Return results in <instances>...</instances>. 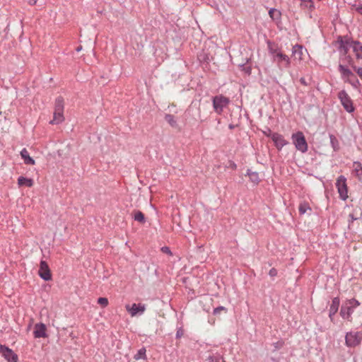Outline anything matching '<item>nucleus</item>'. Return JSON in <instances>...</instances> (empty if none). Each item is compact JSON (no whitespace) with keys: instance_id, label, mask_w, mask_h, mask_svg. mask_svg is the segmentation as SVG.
<instances>
[{"instance_id":"nucleus-25","label":"nucleus","mask_w":362,"mask_h":362,"mask_svg":"<svg viewBox=\"0 0 362 362\" xmlns=\"http://www.w3.org/2000/svg\"><path fill=\"white\" fill-rule=\"evenodd\" d=\"M165 120L172 127H177V120L175 119V117L174 115L170 114H165Z\"/></svg>"},{"instance_id":"nucleus-40","label":"nucleus","mask_w":362,"mask_h":362,"mask_svg":"<svg viewBox=\"0 0 362 362\" xmlns=\"http://www.w3.org/2000/svg\"><path fill=\"white\" fill-rule=\"evenodd\" d=\"M193 109H196L197 110L199 111V107L197 103H192L189 106V111H192Z\"/></svg>"},{"instance_id":"nucleus-44","label":"nucleus","mask_w":362,"mask_h":362,"mask_svg":"<svg viewBox=\"0 0 362 362\" xmlns=\"http://www.w3.org/2000/svg\"><path fill=\"white\" fill-rule=\"evenodd\" d=\"M300 82L301 84H303L304 86H308V83H307V81H306L305 78H303V77L300 78Z\"/></svg>"},{"instance_id":"nucleus-28","label":"nucleus","mask_w":362,"mask_h":362,"mask_svg":"<svg viewBox=\"0 0 362 362\" xmlns=\"http://www.w3.org/2000/svg\"><path fill=\"white\" fill-rule=\"evenodd\" d=\"M146 349L144 347L139 349L137 353L134 355V359H136V360L146 359Z\"/></svg>"},{"instance_id":"nucleus-4","label":"nucleus","mask_w":362,"mask_h":362,"mask_svg":"<svg viewBox=\"0 0 362 362\" xmlns=\"http://www.w3.org/2000/svg\"><path fill=\"white\" fill-rule=\"evenodd\" d=\"M338 98L339 99L341 105L346 112L351 113L354 111L352 100L346 92V90H342L339 91L338 93Z\"/></svg>"},{"instance_id":"nucleus-10","label":"nucleus","mask_w":362,"mask_h":362,"mask_svg":"<svg viewBox=\"0 0 362 362\" xmlns=\"http://www.w3.org/2000/svg\"><path fill=\"white\" fill-rule=\"evenodd\" d=\"M271 138L274 141L276 147L281 150L288 142L284 139V136L278 133L271 134Z\"/></svg>"},{"instance_id":"nucleus-23","label":"nucleus","mask_w":362,"mask_h":362,"mask_svg":"<svg viewBox=\"0 0 362 362\" xmlns=\"http://www.w3.org/2000/svg\"><path fill=\"white\" fill-rule=\"evenodd\" d=\"M18 184L20 186L25 185L27 187H32L33 185V180L23 176H20L18 179Z\"/></svg>"},{"instance_id":"nucleus-1","label":"nucleus","mask_w":362,"mask_h":362,"mask_svg":"<svg viewBox=\"0 0 362 362\" xmlns=\"http://www.w3.org/2000/svg\"><path fill=\"white\" fill-rule=\"evenodd\" d=\"M362 341V332L351 331L345 335V344L348 347H356Z\"/></svg>"},{"instance_id":"nucleus-13","label":"nucleus","mask_w":362,"mask_h":362,"mask_svg":"<svg viewBox=\"0 0 362 362\" xmlns=\"http://www.w3.org/2000/svg\"><path fill=\"white\" fill-rule=\"evenodd\" d=\"M338 70L341 74V78L344 79L345 82L346 79H350L354 76V74L348 67L341 64L338 66Z\"/></svg>"},{"instance_id":"nucleus-30","label":"nucleus","mask_w":362,"mask_h":362,"mask_svg":"<svg viewBox=\"0 0 362 362\" xmlns=\"http://www.w3.org/2000/svg\"><path fill=\"white\" fill-rule=\"evenodd\" d=\"M134 219L140 223L145 222V218L144 214L140 211H136L134 215Z\"/></svg>"},{"instance_id":"nucleus-21","label":"nucleus","mask_w":362,"mask_h":362,"mask_svg":"<svg viewBox=\"0 0 362 362\" xmlns=\"http://www.w3.org/2000/svg\"><path fill=\"white\" fill-rule=\"evenodd\" d=\"M339 304H340L339 298V297L334 298L332 300V303L330 305L329 311H331V313L332 315H335L339 310Z\"/></svg>"},{"instance_id":"nucleus-32","label":"nucleus","mask_w":362,"mask_h":362,"mask_svg":"<svg viewBox=\"0 0 362 362\" xmlns=\"http://www.w3.org/2000/svg\"><path fill=\"white\" fill-rule=\"evenodd\" d=\"M345 303L351 308H352L353 310H354V309L360 305V303L355 298L349 299L346 300Z\"/></svg>"},{"instance_id":"nucleus-37","label":"nucleus","mask_w":362,"mask_h":362,"mask_svg":"<svg viewBox=\"0 0 362 362\" xmlns=\"http://www.w3.org/2000/svg\"><path fill=\"white\" fill-rule=\"evenodd\" d=\"M358 217H355L353 214H350L349 215V220H348V221H349V228L351 227V224H352L354 221L358 220Z\"/></svg>"},{"instance_id":"nucleus-15","label":"nucleus","mask_w":362,"mask_h":362,"mask_svg":"<svg viewBox=\"0 0 362 362\" xmlns=\"http://www.w3.org/2000/svg\"><path fill=\"white\" fill-rule=\"evenodd\" d=\"M267 49L269 53L272 56V60L274 59V55H277L278 53H281L280 48L278 45L274 42H272L270 40L267 41Z\"/></svg>"},{"instance_id":"nucleus-5","label":"nucleus","mask_w":362,"mask_h":362,"mask_svg":"<svg viewBox=\"0 0 362 362\" xmlns=\"http://www.w3.org/2000/svg\"><path fill=\"white\" fill-rule=\"evenodd\" d=\"M336 187L339 195V198L344 201L348 198V189L346 185V179L344 175L338 177L336 182Z\"/></svg>"},{"instance_id":"nucleus-39","label":"nucleus","mask_w":362,"mask_h":362,"mask_svg":"<svg viewBox=\"0 0 362 362\" xmlns=\"http://www.w3.org/2000/svg\"><path fill=\"white\" fill-rule=\"evenodd\" d=\"M269 274L272 277H274L277 275V270L275 268H272L269 270Z\"/></svg>"},{"instance_id":"nucleus-34","label":"nucleus","mask_w":362,"mask_h":362,"mask_svg":"<svg viewBox=\"0 0 362 362\" xmlns=\"http://www.w3.org/2000/svg\"><path fill=\"white\" fill-rule=\"evenodd\" d=\"M302 2V4H303L305 7L313 8L314 5L313 0H300Z\"/></svg>"},{"instance_id":"nucleus-52","label":"nucleus","mask_w":362,"mask_h":362,"mask_svg":"<svg viewBox=\"0 0 362 362\" xmlns=\"http://www.w3.org/2000/svg\"><path fill=\"white\" fill-rule=\"evenodd\" d=\"M81 49V47H80L76 48V51H77V52H79Z\"/></svg>"},{"instance_id":"nucleus-29","label":"nucleus","mask_w":362,"mask_h":362,"mask_svg":"<svg viewBox=\"0 0 362 362\" xmlns=\"http://www.w3.org/2000/svg\"><path fill=\"white\" fill-rule=\"evenodd\" d=\"M269 15L273 20H278L281 16V13L278 10L272 8L269 11Z\"/></svg>"},{"instance_id":"nucleus-24","label":"nucleus","mask_w":362,"mask_h":362,"mask_svg":"<svg viewBox=\"0 0 362 362\" xmlns=\"http://www.w3.org/2000/svg\"><path fill=\"white\" fill-rule=\"evenodd\" d=\"M346 59L348 61L349 64L352 67V69L357 73L358 76L362 80V67H357L354 64L353 59L350 56L346 57Z\"/></svg>"},{"instance_id":"nucleus-18","label":"nucleus","mask_w":362,"mask_h":362,"mask_svg":"<svg viewBox=\"0 0 362 362\" xmlns=\"http://www.w3.org/2000/svg\"><path fill=\"white\" fill-rule=\"evenodd\" d=\"M20 154L25 164H27V165H34L35 164L34 159L30 156L29 153L25 148H24L21 150Z\"/></svg>"},{"instance_id":"nucleus-26","label":"nucleus","mask_w":362,"mask_h":362,"mask_svg":"<svg viewBox=\"0 0 362 362\" xmlns=\"http://www.w3.org/2000/svg\"><path fill=\"white\" fill-rule=\"evenodd\" d=\"M329 139H330V144H331L332 147L333 148L334 151H338L339 149V141L337 139V137L333 134H330Z\"/></svg>"},{"instance_id":"nucleus-6","label":"nucleus","mask_w":362,"mask_h":362,"mask_svg":"<svg viewBox=\"0 0 362 362\" xmlns=\"http://www.w3.org/2000/svg\"><path fill=\"white\" fill-rule=\"evenodd\" d=\"M0 354L8 362H18V361L17 354L5 345L0 344Z\"/></svg>"},{"instance_id":"nucleus-22","label":"nucleus","mask_w":362,"mask_h":362,"mask_svg":"<svg viewBox=\"0 0 362 362\" xmlns=\"http://www.w3.org/2000/svg\"><path fill=\"white\" fill-rule=\"evenodd\" d=\"M298 211L300 215L305 214L307 212H311L312 209L309 204L306 202H300L298 206Z\"/></svg>"},{"instance_id":"nucleus-12","label":"nucleus","mask_w":362,"mask_h":362,"mask_svg":"<svg viewBox=\"0 0 362 362\" xmlns=\"http://www.w3.org/2000/svg\"><path fill=\"white\" fill-rule=\"evenodd\" d=\"M35 338H45L47 337L46 326L43 323H37L35 325L33 332Z\"/></svg>"},{"instance_id":"nucleus-11","label":"nucleus","mask_w":362,"mask_h":362,"mask_svg":"<svg viewBox=\"0 0 362 362\" xmlns=\"http://www.w3.org/2000/svg\"><path fill=\"white\" fill-rule=\"evenodd\" d=\"M339 49L344 52V54L348 53L349 48L352 47V42L355 40H352L349 38L343 39L342 37L339 38Z\"/></svg>"},{"instance_id":"nucleus-51","label":"nucleus","mask_w":362,"mask_h":362,"mask_svg":"<svg viewBox=\"0 0 362 362\" xmlns=\"http://www.w3.org/2000/svg\"><path fill=\"white\" fill-rule=\"evenodd\" d=\"M232 168H234V169L236 168V164L233 163L232 164Z\"/></svg>"},{"instance_id":"nucleus-49","label":"nucleus","mask_w":362,"mask_h":362,"mask_svg":"<svg viewBox=\"0 0 362 362\" xmlns=\"http://www.w3.org/2000/svg\"><path fill=\"white\" fill-rule=\"evenodd\" d=\"M181 335H182V332H180V331H177L176 333V337L179 338L181 337Z\"/></svg>"},{"instance_id":"nucleus-45","label":"nucleus","mask_w":362,"mask_h":362,"mask_svg":"<svg viewBox=\"0 0 362 362\" xmlns=\"http://www.w3.org/2000/svg\"><path fill=\"white\" fill-rule=\"evenodd\" d=\"M264 134L267 136H269L271 137V134H273L271 131L270 129H268L267 131H265L264 132Z\"/></svg>"},{"instance_id":"nucleus-54","label":"nucleus","mask_w":362,"mask_h":362,"mask_svg":"<svg viewBox=\"0 0 362 362\" xmlns=\"http://www.w3.org/2000/svg\"><path fill=\"white\" fill-rule=\"evenodd\" d=\"M198 117H199V119H201V115H200V113H199V112L198 113Z\"/></svg>"},{"instance_id":"nucleus-35","label":"nucleus","mask_w":362,"mask_h":362,"mask_svg":"<svg viewBox=\"0 0 362 362\" xmlns=\"http://www.w3.org/2000/svg\"><path fill=\"white\" fill-rule=\"evenodd\" d=\"M98 303L103 307H106L108 305V300L107 298L100 297L98 299Z\"/></svg>"},{"instance_id":"nucleus-50","label":"nucleus","mask_w":362,"mask_h":362,"mask_svg":"<svg viewBox=\"0 0 362 362\" xmlns=\"http://www.w3.org/2000/svg\"><path fill=\"white\" fill-rule=\"evenodd\" d=\"M228 127L230 129H233L235 128V125L234 124H230L228 125Z\"/></svg>"},{"instance_id":"nucleus-3","label":"nucleus","mask_w":362,"mask_h":362,"mask_svg":"<svg viewBox=\"0 0 362 362\" xmlns=\"http://www.w3.org/2000/svg\"><path fill=\"white\" fill-rule=\"evenodd\" d=\"M212 103L214 111L218 115H221L229 104L230 100L223 95H218L212 98Z\"/></svg>"},{"instance_id":"nucleus-16","label":"nucleus","mask_w":362,"mask_h":362,"mask_svg":"<svg viewBox=\"0 0 362 362\" xmlns=\"http://www.w3.org/2000/svg\"><path fill=\"white\" fill-rule=\"evenodd\" d=\"M352 49L357 59H362V45L360 42L355 40L352 42Z\"/></svg>"},{"instance_id":"nucleus-42","label":"nucleus","mask_w":362,"mask_h":362,"mask_svg":"<svg viewBox=\"0 0 362 362\" xmlns=\"http://www.w3.org/2000/svg\"><path fill=\"white\" fill-rule=\"evenodd\" d=\"M356 175L359 180L362 181V168H360L359 170H357Z\"/></svg>"},{"instance_id":"nucleus-46","label":"nucleus","mask_w":362,"mask_h":362,"mask_svg":"<svg viewBox=\"0 0 362 362\" xmlns=\"http://www.w3.org/2000/svg\"><path fill=\"white\" fill-rule=\"evenodd\" d=\"M282 346V343L281 342H277L276 344H275V348L276 349H279L280 346Z\"/></svg>"},{"instance_id":"nucleus-43","label":"nucleus","mask_w":362,"mask_h":362,"mask_svg":"<svg viewBox=\"0 0 362 362\" xmlns=\"http://www.w3.org/2000/svg\"><path fill=\"white\" fill-rule=\"evenodd\" d=\"M161 250H162V251H163V252H165V253H168V254H170V255H171V251H170V248H169V247H163L161 248Z\"/></svg>"},{"instance_id":"nucleus-14","label":"nucleus","mask_w":362,"mask_h":362,"mask_svg":"<svg viewBox=\"0 0 362 362\" xmlns=\"http://www.w3.org/2000/svg\"><path fill=\"white\" fill-rule=\"evenodd\" d=\"M352 308L348 306L346 303L343 304L340 310V315L343 319L351 321V315L354 313Z\"/></svg>"},{"instance_id":"nucleus-36","label":"nucleus","mask_w":362,"mask_h":362,"mask_svg":"<svg viewBox=\"0 0 362 362\" xmlns=\"http://www.w3.org/2000/svg\"><path fill=\"white\" fill-rule=\"evenodd\" d=\"M241 70L244 71L246 74L250 75L252 69L250 66H245V64L240 65Z\"/></svg>"},{"instance_id":"nucleus-53","label":"nucleus","mask_w":362,"mask_h":362,"mask_svg":"<svg viewBox=\"0 0 362 362\" xmlns=\"http://www.w3.org/2000/svg\"><path fill=\"white\" fill-rule=\"evenodd\" d=\"M357 9H358V11H362V6H361V7H360V8H358Z\"/></svg>"},{"instance_id":"nucleus-27","label":"nucleus","mask_w":362,"mask_h":362,"mask_svg":"<svg viewBox=\"0 0 362 362\" xmlns=\"http://www.w3.org/2000/svg\"><path fill=\"white\" fill-rule=\"evenodd\" d=\"M54 110L64 111V100L62 97H58L55 100Z\"/></svg>"},{"instance_id":"nucleus-7","label":"nucleus","mask_w":362,"mask_h":362,"mask_svg":"<svg viewBox=\"0 0 362 362\" xmlns=\"http://www.w3.org/2000/svg\"><path fill=\"white\" fill-rule=\"evenodd\" d=\"M125 308L132 317L141 315L146 310V305L141 303H133L132 305H127Z\"/></svg>"},{"instance_id":"nucleus-31","label":"nucleus","mask_w":362,"mask_h":362,"mask_svg":"<svg viewBox=\"0 0 362 362\" xmlns=\"http://www.w3.org/2000/svg\"><path fill=\"white\" fill-rule=\"evenodd\" d=\"M209 362H226L223 358L219 354H214L209 356Z\"/></svg>"},{"instance_id":"nucleus-41","label":"nucleus","mask_w":362,"mask_h":362,"mask_svg":"<svg viewBox=\"0 0 362 362\" xmlns=\"http://www.w3.org/2000/svg\"><path fill=\"white\" fill-rule=\"evenodd\" d=\"M354 166L355 168L354 170L356 173L357 172V170H359L360 168H362L361 163L358 161L354 162Z\"/></svg>"},{"instance_id":"nucleus-33","label":"nucleus","mask_w":362,"mask_h":362,"mask_svg":"<svg viewBox=\"0 0 362 362\" xmlns=\"http://www.w3.org/2000/svg\"><path fill=\"white\" fill-rule=\"evenodd\" d=\"M352 78H354V79H352L351 78L350 79H346V82L350 83L354 88H358L360 86V82L358 79L356 77L355 75Z\"/></svg>"},{"instance_id":"nucleus-2","label":"nucleus","mask_w":362,"mask_h":362,"mask_svg":"<svg viewBox=\"0 0 362 362\" xmlns=\"http://www.w3.org/2000/svg\"><path fill=\"white\" fill-rule=\"evenodd\" d=\"M292 141L296 148L301 153H305L308 151V144L305 136L301 132H298L292 135Z\"/></svg>"},{"instance_id":"nucleus-9","label":"nucleus","mask_w":362,"mask_h":362,"mask_svg":"<svg viewBox=\"0 0 362 362\" xmlns=\"http://www.w3.org/2000/svg\"><path fill=\"white\" fill-rule=\"evenodd\" d=\"M38 274L40 278L45 281H49L52 279V274L49 267L45 261L42 260L40 262Z\"/></svg>"},{"instance_id":"nucleus-19","label":"nucleus","mask_w":362,"mask_h":362,"mask_svg":"<svg viewBox=\"0 0 362 362\" xmlns=\"http://www.w3.org/2000/svg\"><path fill=\"white\" fill-rule=\"evenodd\" d=\"M63 112L64 111L54 110V117L53 119L50 121V124H57L62 122L64 119Z\"/></svg>"},{"instance_id":"nucleus-47","label":"nucleus","mask_w":362,"mask_h":362,"mask_svg":"<svg viewBox=\"0 0 362 362\" xmlns=\"http://www.w3.org/2000/svg\"><path fill=\"white\" fill-rule=\"evenodd\" d=\"M36 2H37V0H29V3H30V4H31V5H34V4H36Z\"/></svg>"},{"instance_id":"nucleus-38","label":"nucleus","mask_w":362,"mask_h":362,"mask_svg":"<svg viewBox=\"0 0 362 362\" xmlns=\"http://www.w3.org/2000/svg\"><path fill=\"white\" fill-rule=\"evenodd\" d=\"M222 310L226 311L227 309L223 306H218V307L214 308L213 313H214V315H218Z\"/></svg>"},{"instance_id":"nucleus-17","label":"nucleus","mask_w":362,"mask_h":362,"mask_svg":"<svg viewBox=\"0 0 362 362\" xmlns=\"http://www.w3.org/2000/svg\"><path fill=\"white\" fill-rule=\"evenodd\" d=\"M292 55L295 59L301 60L303 56V46L295 45L292 47Z\"/></svg>"},{"instance_id":"nucleus-20","label":"nucleus","mask_w":362,"mask_h":362,"mask_svg":"<svg viewBox=\"0 0 362 362\" xmlns=\"http://www.w3.org/2000/svg\"><path fill=\"white\" fill-rule=\"evenodd\" d=\"M245 175L248 176L250 181L255 185H257L260 181L258 173L253 172L250 169H247Z\"/></svg>"},{"instance_id":"nucleus-8","label":"nucleus","mask_w":362,"mask_h":362,"mask_svg":"<svg viewBox=\"0 0 362 362\" xmlns=\"http://www.w3.org/2000/svg\"><path fill=\"white\" fill-rule=\"evenodd\" d=\"M273 62H276L279 68H289L291 66L290 58L281 52V53H278L277 55H274V59Z\"/></svg>"},{"instance_id":"nucleus-48","label":"nucleus","mask_w":362,"mask_h":362,"mask_svg":"<svg viewBox=\"0 0 362 362\" xmlns=\"http://www.w3.org/2000/svg\"><path fill=\"white\" fill-rule=\"evenodd\" d=\"M334 315H332V314L331 313V311H329V318H330L331 321H333V317H334Z\"/></svg>"}]
</instances>
